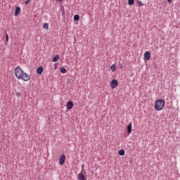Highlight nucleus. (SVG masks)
Returning a JSON list of instances; mask_svg holds the SVG:
<instances>
[{"label": "nucleus", "instance_id": "obj_8", "mask_svg": "<svg viewBox=\"0 0 180 180\" xmlns=\"http://www.w3.org/2000/svg\"><path fill=\"white\" fill-rule=\"evenodd\" d=\"M37 74H38V75H41L43 74V68H42V66H39V67L37 68Z\"/></svg>", "mask_w": 180, "mask_h": 180}, {"label": "nucleus", "instance_id": "obj_21", "mask_svg": "<svg viewBox=\"0 0 180 180\" xmlns=\"http://www.w3.org/2000/svg\"><path fill=\"white\" fill-rule=\"evenodd\" d=\"M25 5H29L30 4V0H27L25 1Z\"/></svg>", "mask_w": 180, "mask_h": 180}, {"label": "nucleus", "instance_id": "obj_13", "mask_svg": "<svg viewBox=\"0 0 180 180\" xmlns=\"http://www.w3.org/2000/svg\"><path fill=\"white\" fill-rule=\"evenodd\" d=\"M73 19L75 22H78L79 20V15L78 14L75 15Z\"/></svg>", "mask_w": 180, "mask_h": 180}, {"label": "nucleus", "instance_id": "obj_6", "mask_svg": "<svg viewBox=\"0 0 180 180\" xmlns=\"http://www.w3.org/2000/svg\"><path fill=\"white\" fill-rule=\"evenodd\" d=\"M150 57H151V53H150V51H146L144 53V61H149Z\"/></svg>", "mask_w": 180, "mask_h": 180}, {"label": "nucleus", "instance_id": "obj_1", "mask_svg": "<svg viewBox=\"0 0 180 180\" xmlns=\"http://www.w3.org/2000/svg\"><path fill=\"white\" fill-rule=\"evenodd\" d=\"M14 74L18 79H22V81L27 82L30 79V75L25 73L20 67H17L14 70Z\"/></svg>", "mask_w": 180, "mask_h": 180}, {"label": "nucleus", "instance_id": "obj_25", "mask_svg": "<svg viewBox=\"0 0 180 180\" xmlns=\"http://www.w3.org/2000/svg\"><path fill=\"white\" fill-rule=\"evenodd\" d=\"M20 93H18V94L19 95Z\"/></svg>", "mask_w": 180, "mask_h": 180}, {"label": "nucleus", "instance_id": "obj_4", "mask_svg": "<svg viewBox=\"0 0 180 180\" xmlns=\"http://www.w3.org/2000/svg\"><path fill=\"white\" fill-rule=\"evenodd\" d=\"M64 162H65V155L62 154L59 158V165H64Z\"/></svg>", "mask_w": 180, "mask_h": 180}, {"label": "nucleus", "instance_id": "obj_18", "mask_svg": "<svg viewBox=\"0 0 180 180\" xmlns=\"http://www.w3.org/2000/svg\"><path fill=\"white\" fill-rule=\"evenodd\" d=\"M43 28L46 29V30H49V23H44Z\"/></svg>", "mask_w": 180, "mask_h": 180}, {"label": "nucleus", "instance_id": "obj_15", "mask_svg": "<svg viewBox=\"0 0 180 180\" xmlns=\"http://www.w3.org/2000/svg\"><path fill=\"white\" fill-rule=\"evenodd\" d=\"M60 12L62 13V16H65V10L64 9V7L60 8Z\"/></svg>", "mask_w": 180, "mask_h": 180}, {"label": "nucleus", "instance_id": "obj_7", "mask_svg": "<svg viewBox=\"0 0 180 180\" xmlns=\"http://www.w3.org/2000/svg\"><path fill=\"white\" fill-rule=\"evenodd\" d=\"M68 110H71L74 108V103L72 101H68L66 105Z\"/></svg>", "mask_w": 180, "mask_h": 180}, {"label": "nucleus", "instance_id": "obj_16", "mask_svg": "<svg viewBox=\"0 0 180 180\" xmlns=\"http://www.w3.org/2000/svg\"><path fill=\"white\" fill-rule=\"evenodd\" d=\"M128 5H129V6L134 5V0H128Z\"/></svg>", "mask_w": 180, "mask_h": 180}, {"label": "nucleus", "instance_id": "obj_5", "mask_svg": "<svg viewBox=\"0 0 180 180\" xmlns=\"http://www.w3.org/2000/svg\"><path fill=\"white\" fill-rule=\"evenodd\" d=\"M77 180H87L86 177H85V175L82 172H80L77 174Z\"/></svg>", "mask_w": 180, "mask_h": 180}, {"label": "nucleus", "instance_id": "obj_12", "mask_svg": "<svg viewBox=\"0 0 180 180\" xmlns=\"http://www.w3.org/2000/svg\"><path fill=\"white\" fill-rule=\"evenodd\" d=\"M118 154L119 155L123 156L124 154H126V151H124V149H121L119 150Z\"/></svg>", "mask_w": 180, "mask_h": 180}, {"label": "nucleus", "instance_id": "obj_23", "mask_svg": "<svg viewBox=\"0 0 180 180\" xmlns=\"http://www.w3.org/2000/svg\"><path fill=\"white\" fill-rule=\"evenodd\" d=\"M167 2H169V4H171V2H172V0H167Z\"/></svg>", "mask_w": 180, "mask_h": 180}, {"label": "nucleus", "instance_id": "obj_17", "mask_svg": "<svg viewBox=\"0 0 180 180\" xmlns=\"http://www.w3.org/2000/svg\"><path fill=\"white\" fill-rule=\"evenodd\" d=\"M60 72L62 74H65V72H67V69H65V68H60Z\"/></svg>", "mask_w": 180, "mask_h": 180}, {"label": "nucleus", "instance_id": "obj_20", "mask_svg": "<svg viewBox=\"0 0 180 180\" xmlns=\"http://www.w3.org/2000/svg\"><path fill=\"white\" fill-rule=\"evenodd\" d=\"M6 41H9V35H8V34H6Z\"/></svg>", "mask_w": 180, "mask_h": 180}, {"label": "nucleus", "instance_id": "obj_22", "mask_svg": "<svg viewBox=\"0 0 180 180\" xmlns=\"http://www.w3.org/2000/svg\"><path fill=\"white\" fill-rule=\"evenodd\" d=\"M56 2H59L60 4L63 3V0H56Z\"/></svg>", "mask_w": 180, "mask_h": 180}, {"label": "nucleus", "instance_id": "obj_26", "mask_svg": "<svg viewBox=\"0 0 180 180\" xmlns=\"http://www.w3.org/2000/svg\"><path fill=\"white\" fill-rule=\"evenodd\" d=\"M20 93H18V94L19 95Z\"/></svg>", "mask_w": 180, "mask_h": 180}, {"label": "nucleus", "instance_id": "obj_10", "mask_svg": "<svg viewBox=\"0 0 180 180\" xmlns=\"http://www.w3.org/2000/svg\"><path fill=\"white\" fill-rule=\"evenodd\" d=\"M127 130L128 134H130L131 133V122H130L127 127Z\"/></svg>", "mask_w": 180, "mask_h": 180}, {"label": "nucleus", "instance_id": "obj_24", "mask_svg": "<svg viewBox=\"0 0 180 180\" xmlns=\"http://www.w3.org/2000/svg\"><path fill=\"white\" fill-rule=\"evenodd\" d=\"M82 168L84 169V165H82Z\"/></svg>", "mask_w": 180, "mask_h": 180}, {"label": "nucleus", "instance_id": "obj_19", "mask_svg": "<svg viewBox=\"0 0 180 180\" xmlns=\"http://www.w3.org/2000/svg\"><path fill=\"white\" fill-rule=\"evenodd\" d=\"M137 4H138V6L139 7L144 6V4H142L141 1H138Z\"/></svg>", "mask_w": 180, "mask_h": 180}, {"label": "nucleus", "instance_id": "obj_9", "mask_svg": "<svg viewBox=\"0 0 180 180\" xmlns=\"http://www.w3.org/2000/svg\"><path fill=\"white\" fill-rule=\"evenodd\" d=\"M19 13H20V7L16 6L15 13H14V15L18 16L19 15Z\"/></svg>", "mask_w": 180, "mask_h": 180}, {"label": "nucleus", "instance_id": "obj_3", "mask_svg": "<svg viewBox=\"0 0 180 180\" xmlns=\"http://www.w3.org/2000/svg\"><path fill=\"white\" fill-rule=\"evenodd\" d=\"M117 85H119V82H117V79H114L110 83V86L112 88V89H115Z\"/></svg>", "mask_w": 180, "mask_h": 180}, {"label": "nucleus", "instance_id": "obj_2", "mask_svg": "<svg viewBox=\"0 0 180 180\" xmlns=\"http://www.w3.org/2000/svg\"><path fill=\"white\" fill-rule=\"evenodd\" d=\"M165 106V101L159 99L155 101V110H162Z\"/></svg>", "mask_w": 180, "mask_h": 180}, {"label": "nucleus", "instance_id": "obj_14", "mask_svg": "<svg viewBox=\"0 0 180 180\" xmlns=\"http://www.w3.org/2000/svg\"><path fill=\"white\" fill-rule=\"evenodd\" d=\"M110 70L112 72H115V71H116V65L115 64L112 65L110 67Z\"/></svg>", "mask_w": 180, "mask_h": 180}, {"label": "nucleus", "instance_id": "obj_11", "mask_svg": "<svg viewBox=\"0 0 180 180\" xmlns=\"http://www.w3.org/2000/svg\"><path fill=\"white\" fill-rule=\"evenodd\" d=\"M58 60H60V56L56 55V56L53 58L52 61H53V63H57V61H58Z\"/></svg>", "mask_w": 180, "mask_h": 180}]
</instances>
